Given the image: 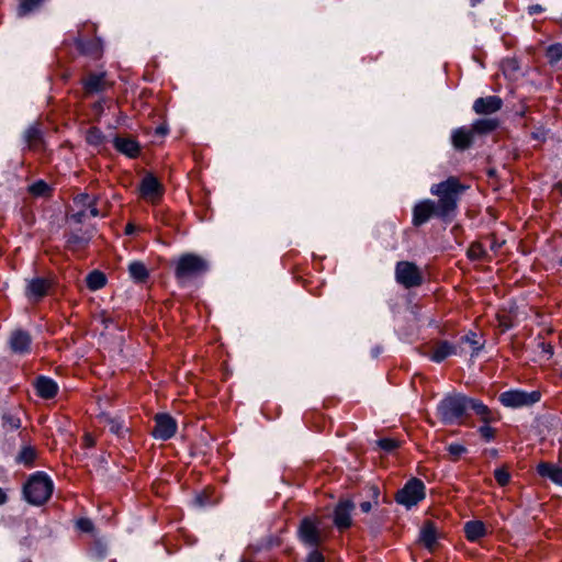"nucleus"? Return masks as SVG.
Instances as JSON below:
<instances>
[{"mask_svg":"<svg viewBox=\"0 0 562 562\" xmlns=\"http://www.w3.org/2000/svg\"><path fill=\"white\" fill-rule=\"evenodd\" d=\"M501 404L509 408H520L531 406L541 400L539 391L527 392L525 390H508L499 394Z\"/></svg>","mask_w":562,"mask_h":562,"instance_id":"obj_6","label":"nucleus"},{"mask_svg":"<svg viewBox=\"0 0 562 562\" xmlns=\"http://www.w3.org/2000/svg\"><path fill=\"white\" fill-rule=\"evenodd\" d=\"M83 216V213L82 212H79V213H76L74 214L71 217L76 221V222H81V217Z\"/></svg>","mask_w":562,"mask_h":562,"instance_id":"obj_47","label":"nucleus"},{"mask_svg":"<svg viewBox=\"0 0 562 562\" xmlns=\"http://www.w3.org/2000/svg\"><path fill=\"white\" fill-rule=\"evenodd\" d=\"M448 451H449V453H450L452 457H456V456H457V446H456V445H453V443L449 445V447H448Z\"/></svg>","mask_w":562,"mask_h":562,"instance_id":"obj_44","label":"nucleus"},{"mask_svg":"<svg viewBox=\"0 0 562 562\" xmlns=\"http://www.w3.org/2000/svg\"><path fill=\"white\" fill-rule=\"evenodd\" d=\"M477 416L482 425L477 432L484 442H492L496 439L497 429L492 424L501 420L498 412L491 409L482 401L459 395V425L467 424V417L470 414Z\"/></svg>","mask_w":562,"mask_h":562,"instance_id":"obj_2","label":"nucleus"},{"mask_svg":"<svg viewBox=\"0 0 562 562\" xmlns=\"http://www.w3.org/2000/svg\"><path fill=\"white\" fill-rule=\"evenodd\" d=\"M85 440H86V443H87L88 446H92V445H93V440H92V438L90 437V435H86Z\"/></svg>","mask_w":562,"mask_h":562,"instance_id":"obj_50","label":"nucleus"},{"mask_svg":"<svg viewBox=\"0 0 562 562\" xmlns=\"http://www.w3.org/2000/svg\"><path fill=\"white\" fill-rule=\"evenodd\" d=\"M462 345H468L471 356H476L484 346L483 335L476 331H470L461 338Z\"/></svg>","mask_w":562,"mask_h":562,"instance_id":"obj_21","label":"nucleus"},{"mask_svg":"<svg viewBox=\"0 0 562 562\" xmlns=\"http://www.w3.org/2000/svg\"><path fill=\"white\" fill-rule=\"evenodd\" d=\"M177 431L176 420L167 414H157L155 416V427L153 429V436L159 440H168Z\"/></svg>","mask_w":562,"mask_h":562,"instance_id":"obj_10","label":"nucleus"},{"mask_svg":"<svg viewBox=\"0 0 562 562\" xmlns=\"http://www.w3.org/2000/svg\"><path fill=\"white\" fill-rule=\"evenodd\" d=\"M537 472L540 476L548 477L553 483L562 486V468L549 462H541L537 467Z\"/></svg>","mask_w":562,"mask_h":562,"instance_id":"obj_17","label":"nucleus"},{"mask_svg":"<svg viewBox=\"0 0 562 562\" xmlns=\"http://www.w3.org/2000/svg\"><path fill=\"white\" fill-rule=\"evenodd\" d=\"M299 532L301 540L307 546L316 547L323 541L318 522L312 518L302 520Z\"/></svg>","mask_w":562,"mask_h":562,"instance_id":"obj_11","label":"nucleus"},{"mask_svg":"<svg viewBox=\"0 0 562 562\" xmlns=\"http://www.w3.org/2000/svg\"><path fill=\"white\" fill-rule=\"evenodd\" d=\"M438 415L446 424H452L457 419V398L447 397L438 406Z\"/></svg>","mask_w":562,"mask_h":562,"instance_id":"obj_15","label":"nucleus"},{"mask_svg":"<svg viewBox=\"0 0 562 562\" xmlns=\"http://www.w3.org/2000/svg\"><path fill=\"white\" fill-rule=\"evenodd\" d=\"M44 0H20L18 15L25 16L36 10Z\"/></svg>","mask_w":562,"mask_h":562,"instance_id":"obj_28","label":"nucleus"},{"mask_svg":"<svg viewBox=\"0 0 562 562\" xmlns=\"http://www.w3.org/2000/svg\"><path fill=\"white\" fill-rule=\"evenodd\" d=\"M419 541L429 550L432 551L436 547L437 533L431 524H426L419 535Z\"/></svg>","mask_w":562,"mask_h":562,"instance_id":"obj_22","label":"nucleus"},{"mask_svg":"<svg viewBox=\"0 0 562 562\" xmlns=\"http://www.w3.org/2000/svg\"><path fill=\"white\" fill-rule=\"evenodd\" d=\"M494 477L499 486H506L510 481V474L505 468H498L494 471Z\"/></svg>","mask_w":562,"mask_h":562,"instance_id":"obj_33","label":"nucleus"},{"mask_svg":"<svg viewBox=\"0 0 562 562\" xmlns=\"http://www.w3.org/2000/svg\"><path fill=\"white\" fill-rule=\"evenodd\" d=\"M307 562H324V557L319 551L313 550L307 557Z\"/></svg>","mask_w":562,"mask_h":562,"instance_id":"obj_39","label":"nucleus"},{"mask_svg":"<svg viewBox=\"0 0 562 562\" xmlns=\"http://www.w3.org/2000/svg\"><path fill=\"white\" fill-rule=\"evenodd\" d=\"M431 193L439 196L436 205L431 200H424L417 203L413 210V224L420 226L432 215L448 220L457 206V180L450 178L447 181L434 186Z\"/></svg>","mask_w":562,"mask_h":562,"instance_id":"obj_1","label":"nucleus"},{"mask_svg":"<svg viewBox=\"0 0 562 562\" xmlns=\"http://www.w3.org/2000/svg\"><path fill=\"white\" fill-rule=\"evenodd\" d=\"M48 288L49 283L47 280L42 278L32 279L27 284L26 295L30 300L37 301L46 294Z\"/></svg>","mask_w":562,"mask_h":562,"instance_id":"obj_16","label":"nucleus"},{"mask_svg":"<svg viewBox=\"0 0 562 562\" xmlns=\"http://www.w3.org/2000/svg\"><path fill=\"white\" fill-rule=\"evenodd\" d=\"M86 282L89 290L98 291L106 284V278L101 271L93 270L87 276Z\"/></svg>","mask_w":562,"mask_h":562,"instance_id":"obj_24","label":"nucleus"},{"mask_svg":"<svg viewBox=\"0 0 562 562\" xmlns=\"http://www.w3.org/2000/svg\"><path fill=\"white\" fill-rule=\"evenodd\" d=\"M464 533L469 541H476L485 536L486 528L481 520H471L464 525Z\"/></svg>","mask_w":562,"mask_h":562,"instance_id":"obj_20","label":"nucleus"},{"mask_svg":"<svg viewBox=\"0 0 562 562\" xmlns=\"http://www.w3.org/2000/svg\"><path fill=\"white\" fill-rule=\"evenodd\" d=\"M86 139L93 146H99L103 140V135L98 128H90L87 132Z\"/></svg>","mask_w":562,"mask_h":562,"instance_id":"obj_34","label":"nucleus"},{"mask_svg":"<svg viewBox=\"0 0 562 562\" xmlns=\"http://www.w3.org/2000/svg\"><path fill=\"white\" fill-rule=\"evenodd\" d=\"M486 256V248L482 241L472 243L468 249V257L472 260L482 259Z\"/></svg>","mask_w":562,"mask_h":562,"instance_id":"obj_30","label":"nucleus"},{"mask_svg":"<svg viewBox=\"0 0 562 562\" xmlns=\"http://www.w3.org/2000/svg\"><path fill=\"white\" fill-rule=\"evenodd\" d=\"M396 281L406 288L417 286L422 283V274L417 266L408 261H401L395 269Z\"/></svg>","mask_w":562,"mask_h":562,"instance_id":"obj_8","label":"nucleus"},{"mask_svg":"<svg viewBox=\"0 0 562 562\" xmlns=\"http://www.w3.org/2000/svg\"><path fill=\"white\" fill-rule=\"evenodd\" d=\"M451 353L452 347L447 342H441L434 348L430 359L435 362H441Z\"/></svg>","mask_w":562,"mask_h":562,"instance_id":"obj_27","label":"nucleus"},{"mask_svg":"<svg viewBox=\"0 0 562 562\" xmlns=\"http://www.w3.org/2000/svg\"><path fill=\"white\" fill-rule=\"evenodd\" d=\"M99 418L100 423L109 427L110 431L117 436H122L124 431H126L124 423L120 419L113 418L106 414H102Z\"/></svg>","mask_w":562,"mask_h":562,"instance_id":"obj_23","label":"nucleus"},{"mask_svg":"<svg viewBox=\"0 0 562 562\" xmlns=\"http://www.w3.org/2000/svg\"><path fill=\"white\" fill-rule=\"evenodd\" d=\"M451 142H452L453 146H457V131H452Z\"/></svg>","mask_w":562,"mask_h":562,"instance_id":"obj_48","label":"nucleus"},{"mask_svg":"<svg viewBox=\"0 0 562 562\" xmlns=\"http://www.w3.org/2000/svg\"><path fill=\"white\" fill-rule=\"evenodd\" d=\"M9 346L14 353H27L31 350V337L26 331L16 329L10 336Z\"/></svg>","mask_w":562,"mask_h":562,"instance_id":"obj_14","label":"nucleus"},{"mask_svg":"<svg viewBox=\"0 0 562 562\" xmlns=\"http://www.w3.org/2000/svg\"><path fill=\"white\" fill-rule=\"evenodd\" d=\"M77 527L78 529H80L81 531H85V532H89L92 530L93 528V525H92V521L90 519H87V518H81L77 521Z\"/></svg>","mask_w":562,"mask_h":562,"instance_id":"obj_37","label":"nucleus"},{"mask_svg":"<svg viewBox=\"0 0 562 562\" xmlns=\"http://www.w3.org/2000/svg\"><path fill=\"white\" fill-rule=\"evenodd\" d=\"M37 394L43 398H52L57 394L56 382L46 376H40L35 383Z\"/></svg>","mask_w":562,"mask_h":562,"instance_id":"obj_19","label":"nucleus"},{"mask_svg":"<svg viewBox=\"0 0 562 562\" xmlns=\"http://www.w3.org/2000/svg\"><path fill=\"white\" fill-rule=\"evenodd\" d=\"M156 132H157L158 134L165 135L167 131H166V128H165V127L160 126V127H158V128L156 130Z\"/></svg>","mask_w":562,"mask_h":562,"instance_id":"obj_52","label":"nucleus"},{"mask_svg":"<svg viewBox=\"0 0 562 562\" xmlns=\"http://www.w3.org/2000/svg\"><path fill=\"white\" fill-rule=\"evenodd\" d=\"M499 126L497 119H480L476 120L471 128H459V150H464L473 145L476 137L487 135L494 132Z\"/></svg>","mask_w":562,"mask_h":562,"instance_id":"obj_4","label":"nucleus"},{"mask_svg":"<svg viewBox=\"0 0 562 562\" xmlns=\"http://www.w3.org/2000/svg\"><path fill=\"white\" fill-rule=\"evenodd\" d=\"M503 106V100L498 95H487L479 98L473 103V110L476 114L488 115L496 113Z\"/></svg>","mask_w":562,"mask_h":562,"instance_id":"obj_12","label":"nucleus"},{"mask_svg":"<svg viewBox=\"0 0 562 562\" xmlns=\"http://www.w3.org/2000/svg\"><path fill=\"white\" fill-rule=\"evenodd\" d=\"M425 498V484L418 479H411L396 494V502L411 508Z\"/></svg>","mask_w":562,"mask_h":562,"instance_id":"obj_7","label":"nucleus"},{"mask_svg":"<svg viewBox=\"0 0 562 562\" xmlns=\"http://www.w3.org/2000/svg\"><path fill=\"white\" fill-rule=\"evenodd\" d=\"M207 270V262L200 256L186 254L176 263L175 274L180 281L203 273Z\"/></svg>","mask_w":562,"mask_h":562,"instance_id":"obj_5","label":"nucleus"},{"mask_svg":"<svg viewBox=\"0 0 562 562\" xmlns=\"http://www.w3.org/2000/svg\"><path fill=\"white\" fill-rule=\"evenodd\" d=\"M47 190V186L44 182H37L31 187V192L41 195L44 194V192Z\"/></svg>","mask_w":562,"mask_h":562,"instance_id":"obj_38","label":"nucleus"},{"mask_svg":"<svg viewBox=\"0 0 562 562\" xmlns=\"http://www.w3.org/2000/svg\"><path fill=\"white\" fill-rule=\"evenodd\" d=\"M539 348H541L542 352L546 353L549 358L553 355V347L549 342L541 341L539 344Z\"/></svg>","mask_w":562,"mask_h":562,"instance_id":"obj_40","label":"nucleus"},{"mask_svg":"<svg viewBox=\"0 0 562 562\" xmlns=\"http://www.w3.org/2000/svg\"><path fill=\"white\" fill-rule=\"evenodd\" d=\"M546 57L550 64H555L562 59V44L550 45L546 50Z\"/></svg>","mask_w":562,"mask_h":562,"instance_id":"obj_29","label":"nucleus"},{"mask_svg":"<svg viewBox=\"0 0 562 562\" xmlns=\"http://www.w3.org/2000/svg\"><path fill=\"white\" fill-rule=\"evenodd\" d=\"M114 147L116 150L131 158L136 157L139 153V145L137 142L128 137H116L114 139Z\"/></svg>","mask_w":562,"mask_h":562,"instance_id":"obj_18","label":"nucleus"},{"mask_svg":"<svg viewBox=\"0 0 562 562\" xmlns=\"http://www.w3.org/2000/svg\"><path fill=\"white\" fill-rule=\"evenodd\" d=\"M140 198L149 203H157L162 194L164 187L160 181L151 173L146 175L138 187Z\"/></svg>","mask_w":562,"mask_h":562,"instance_id":"obj_9","label":"nucleus"},{"mask_svg":"<svg viewBox=\"0 0 562 562\" xmlns=\"http://www.w3.org/2000/svg\"><path fill=\"white\" fill-rule=\"evenodd\" d=\"M498 326L503 331L510 329L514 326V319L510 314L502 312L497 314Z\"/></svg>","mask_w":562,"mask_h":562,"instance_id":"obj_32","label":"nucleus"},{"mask_svg":"<svg viewBox=\"0 0 562 562\" xmlns=\"http://www.w3.org/2000/svg\"><path fill=\"white\" fill-rule=\"evenodd\" d=\"M85 86H86V89L91 92L100 91V90L104 89V87H105L104 75L103 74L90 75L87 78Z\"/></svg>","mask_w":562,"mask_h":562,"instance_id":"obj_26","label":"nucleus"},{"mask_svg":"<svg viewBox=\"0 0 562 562\" xmlns=\"http://www.w3.org/2000/svg\"><path fill=\"white\" fill-rule=\"evenodd\" d=\"M360 509L362 513H369L372 509V503L369 501L362 502L360 504Z\"/></svg>","mask_w":562,"mask_h":562,"instance_id":"obj_43","label":"nucleus"},{"mask_svg":"<svg viewBox=\"0 0 562 562\" xmlns=\"http://www.w3.org/2000/svg\"><path fill=\"white\" fill-rule=\"evenodd\" d=\"M541 11V7L540 5H536L531 9V13H536V12H540Z\"/></svg>","mask_w":562,"mask_h":562,"instance_id":"obj_53","label":"nucleus"},{"mask_svg":"<svg viewBox=\"0 0 562 562\" xmlns=\"http://www.w3.org/2000/svg\"><path fill=\"white\" fill-rule=\"evenodd\" d=\"M90 215L91 216H98L99 215L98 209L94 207V206H91L90 207Z\"/></svg>","mask_w":562,"mask_h":562,"instance_id":"obj_49","label":"nucleus"},{"mask_svg":"<svg viewBox=\"0 0 562 562\" xmlns=\"http://www.w3.org/2000/svg\"><path fill=\"white\" fill-rule=\"evenodd\" d=\"M372 496L376 499L379 496V490L376 487H371Z\"/></svg>","mask_w":562,"mask_h":562,"instance_id":"obj_51","label":"nucleus"},{"mask_svg":"<svg viewBox=\"0 0 562 562\" xmlns=\"http://www.w3.org/2000/svg\"><path fill=\"white\" fill-rule=\"evenodd\" d=\"M134 231H135V226H134L133 224H127V225H126V228H125V233H126V234H128V235H130V234H133V233H134Z\"/></svg>","mask_w":562,"mask_h":562,"instance_id":"obj_46","label":"nucleus"},{"mask_svg":"<svg viewBox=\"0 0 562 562\" xmlns=\"http://www.w3.org/2000/svg\"><path fill=\"white\" fill-rule=\"evenodd\" d=\"M378 445L381 449L391 452L397 448V441L391 438H383L378 441Z\"/></svg>","mask_w":562,"mask_h":562,"instance_id":"obj_35","label":"nucleus"},{"mask_svg":"<svg viewBox=\"0 0 562 562\" xmlns=\"http://www.w3.org/2000/svg\"><path fill=\"white\" fill-rule=\"evenodd\" d=\"M7 502V495L3 492V490L0 487V505L4 504Z\"/></svg>","mask_w":562,"mask_h":562,"instance_id":"obj_45","label":"nucleus"},{"mask_svg":"<svg viewBox=\"0 0 562 562\" xmlns=\"http://www.w3.org/2000/svg\"><path fill=\"white\" fill-rule=\"evenodd\" d=\"M351 501H341L335 508L334 522L339 529H347L351 526V512L353 509Z\"/></svg>","mask_w":562,"mask_h":562,"instance_id":"obj_13","label":"nucleus"},{"mask_svg":"<svg viewBox=\"0 0 562 562\" xmlns=\"http://www.w3.org/2000/svg\"><path fill=\"white\" fill-rule=\"evenodd\" d=\"M485 241L491 243V248H493V245H492V241H491V237H487V238L485 239Z\"/></svg>","mask_w":562,"mask_h":562,"instance_id":"obj_55","label":"nucleus"},{"mask_svg":"<svg viewBox=\"0 0 562 562\" xmlns=\"http://www.w3.org/2000/svg\"><path fill=\"white\" fill-rule=\"evenodd\" d=\"M21 460H23L24 462H30L33 460L34 458V452L33 450L31 449H25L23 450V452L21 453Z\"/></svg>","mask_w":562,"mask_h":562,"instance_id":"obj_42","label":"nucleus"},{"mask_svg":"<svg viewBox=\"0 0 562 562\" xmlns=\"http://www.w3.org/2000/svg\"><path fill=\"white\" fill-rule=\"evenodd\" d=\"M4 426L9 430H15L20 427V419L14 416H4Z\"/></svg>","mask_w":562,"mask_h":562,"instance_id":"obj_36","label":"nucleus"},{"mask_svg":"<svg viewBox=\"0 0 562 562\" xmlns=\"http://www.w3.org/2000/svg\"><path fill=\"white\" fill-rule=\"evenodd\" d=\"M459 192L463 190V187L461 184L458 186Z\"/></svg>","mask_w":562,"mask_h":562,"instance_id":"obj_56","label":"nucleus"},{"mask_svg":"<svg viewBox=\"0 0 562 562\" xmlns=\"http://www.w3.org/2000/svg\"><path fill=\"white\" fill-rule=\"evenodd\" d=\"M458 451H459V456H460L465 452V448L463 446L459 445Z\"/></svg>","mask_w":562,"mask_h":562,"instance_id":"obj_54","label":"nucleus"},{"mask_svg":"<svg viewBox=\"0 0 562 562\" xmlns=\"http://www.w3.org/2000/svg\"><path fill=\"white\" fill-rule=\"evenodd\" d=\"M37 132L35 130H30L27 132V142L30 144V147L35 146V142L37 140Z\"/></svg>","mask_w":562,"mask_h":562,"instance_id":"obj_41","label":"nucleus"},{"mask_svg":"<svg viewBox=\"0 0 562 562\" xmlns=\"http://www.w3.org/2000/svg\"><path fill=\"white\" fill-rule=\"evenodd\" d=\"M88 241H89L88 237L71 234L67 239V245L72 250H77V249L85 247L88 244Z\"/></svg>","mask_w":562,"mask_h":562,"instance_id":"obj_31","label":"nucleus"},{"mask_svg":"<svg viewBox=\"0 0 562 562\" xmlns=\"http://www.w3.org/2000/svg\"><path fill=\"white\" fill-rule=\"evenodd\" d=\"M128 271L131 277L137 282H143L148 277L147 268L139 261L131 262L128 266Z\"/></svg>","mask_w":562,"mask_h":562,"instance_id":"obj_25","label":"nucleus"},{"mask_svg":"<svg viewBox=\"0 0 562 562\" xmlns=\"http://www.w3.org/2000/svg\"><path fill=\"white\" fill-rule=\"evenodd\" d=\"M53 482L43 474H34L24 486V495L29 503L33 505L44 504L52 495Z\"/></svg>","mask_w":562,"mask_h":562,"instance_id":"obj_3","label":"nucleus"}]
</instances>
